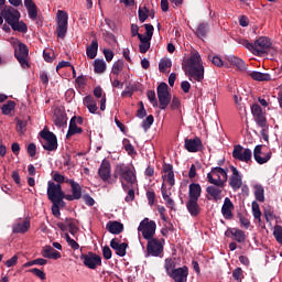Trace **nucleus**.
<instances>
[{"mask_svg": "<svg viewBox=\"0 0 282 282\" xmlns=\"http://www.w3.org/2000/svg\"><path fill=\"white\" fill-rule=\"evenodd\" d=\"M183 69L189 77V80L194 78L195 82L202 83L204 79V66L199 53H194L183 63Z\"/></svg>", "mask_w": 282, "mask_h": 282, "instance_id": "nucleus-1", "label": "nucleus"}, {"mask_svg": "<svg viewBox=\"0 0 282 282\" xmlns=\"http://www.w3.org/2000/svg\"><path fill=\"white\" fill-rule=\"evenodd\" d=\"M113 178L119 182H126L130 186H138L137 170L133 165L127 163H117L113 170Z\"/></svg>", "mask_w": 282, "mask_h": 282, "instance_id": "nucleus-2", "label": "nucleus"}, {"mask_svg": "<svg viewBox=\"0 0 282 282\" xmlns=\"http://www.w3.org/2000/svg\"><path fill=\"white\" fill-rule=\"evenodd\" d=\"M1 17L4 19L6 23L13 30L14 32L26 33L28 24L20 20V12L18 9L13 7H4L1 10Z\"/></svg>", "mask_w": 282, "mask_h": 282, "instance_id": "nucleus-3", "label": "nucleus"}, {"mask_svg": "<svg viewBox=\"0 0 282 282\" xmlns=\"http://www.w3.org/2000/svg\"><path fill=\"white\" fill-rule=\"evenodd\" d=\"M242 46L252 52L253 55L263 57L271 50L272 42L270 39L261 36L253 43H251L249 40H242Z\"/></svg>", "mask_w": 282, "mask_h": 282, "instance_id": "nucleus-4", "label": "nucleus"}, {"mask_svg": "<svg viewBox=\"0 0 282 282\" xmlns=\"http://www.w3.org/2000/svg\"><path fill=\"white\" fill-rule=\"evenodd\" d=\"M47 199L52 203H63L66 199V195L63 191L62 184H55L52 181L47 182L46 189Z\"/></svg>", "mask_w": 282, "mask_h": 282, "instance_id": "nucleus-5", "label": "nucleus"}, {"mask_svg": "<svg viewBox=\"0 0 282 282\" xmlns=\"http://www.w3.org/2000/svg\"><path fill=\"white\" fill-rule=\"evenodd\" d=\"M209 186L206 187L208 200L219 202L223 198V191L225 188L226 183L223 181L210 180Z\"/></svg>", "mask_w": 282, "mask_h": 282, "instance_id": "nucleus-6", "label": "nucleus"}, {"mask_svg": "<svg viewBox=\"0 0 282 282\" xmlns=\"http://www.w3.org/2000/svg\"><path fill=\"white\" fill-rule=\"evenodd\" d=\"M40 138L43 139L41 144L45 151L54 152L57 150V138L54 132L50 131L47 128H43V130L40 131Z\"/></svg>", "mask_w": 282, "mask_h": 282, "instance_id": "nucleus-7", "label": "nucleus"}, {"mask_svg": "<svg viewBox=\"0 0 282 282\" xmlns=\"http://www.w3.org/2000/svg\"><path fill=\"white\" fill-rule=\"evenodd\" d=\"M147 258L153 257V258H160L164 252V239H149L147 240Z\"/></svg>", "mask_w": 282, "mask_h": 282, "instance_id": "nucleus-8", "label": "nucleus"}, {"mask_svg": "<svg viewBox=\"0 0 282 282\" xmlns=\"http://www.w3.org/2000/svg\"><path fill=\"white\" fill-rule=\"evenodd\" d=\"M138 231H141V235H143L145 240L154 239L156 234V223L154 220H149V218H144L140 221Z\"/></svg>", "mask_w": 282, "mask_h": 282, "instance_id": "nucleus-9", "label": "nucleus"}, {"mask_svg": "<svg viewBox=\"0 0 282 282\" xmlns=\"http://www.w3.org/2000/svg\"><path fill=\"white\" fill-rule=\"evenodd\" d=\"M156 96L159 100V108L165 110L171 104V93H169V86L166 83H161L156 87Z\"/></svg>", "mask_w": 282, "mask_h": 282, "instance_id": "nucleus-10", "label": "nucleus"}, {"mask_svg": "<svg viewBox=\"0 0 282 282\" xmlns=\"http://www.w3.org/2000/svg\"><path fill=\"white\" fill-rule=\"evenodd\" d=\"M80 260L83 261V264L90 270H96L102 264L101 256L93 251H89L88 253H82Z\"/></svg>", "mask_w": 282, "mask_h": 282, "instance_id": "nucleus-11", "label": "nucleus"}, {"mask_svg": "<svg viewBox=\"0 0 282 282\" xmlns=\"http://www.w3.org/2000/svg\"><path fill=\"white\" fill-rule=\"evenodd\" d=\"M231 155L234 159L240 162L247 164L252 163V151L249 148H243L242 145H234Z\"/></svg>", "mask_w": 282, "mask_h": 282, "instance_id": "nucleus-12", "label": "nucleus"}, {"mask_svg": "<svg viewBox=\"0 0 282 282\" xmlns=\"http://www.w3.org/2000/svg\"><path fill=\"white\" fill-rule=\"evenodd\" d=\"M98 175L104 183H107L109 185L116 184L115 177L111 178V165L109 161L102 160L98 169Z\"/></svg>", "mask_w": 282, "mask_h": 282, "instance_id": "nucleus-13", "label": "nucleus"}, {"mask_svg": "<svg viewBox=\"0 0 282 282\" xmlns=\"http://www.w3.org/2000/svg\"><path fill=\"white\" fill-rule=\"evenodd\" d=\"M14 55L20 63L21 67L28 68L30 64L28 62L29 57V47L24 43H19V47L15 50Z\"/></svg>", "mask_w": 282, "mask_h": 282, "instance_id": "nucleus-14", "label": "nucleus"}, {"mask_svg": "<svg viewBox=\"0 0 282 282\" xmlns=\"http://www.w3.org/2000/svg\"><path fill=\"white\" fill-rule=\"evenodd\" d=\"M212 180L221 181L226 184L228 182V171L220 166L212 167L210 172L207 174V182H212Z\"/></svg>", "mask_w": 282, "mask_h": 282, "instance_id": "nucleus-15", "label": "nucleus"}, {"mask_svg": "<svg viewBox=\"0 0 282 282\" xmlns=\"http://www.w3.org/2000/svg\"><path fill=\"white\" fill-rule=\"evenodd\" d=\"M272 158V152L268 151L262 152V145H256V148H253V160H256V162L259 165H263L267 164Z\"/></svg>", "mask_w": 282, "mask_h": 282, "instance_id": "nucleus-16", "label": "nucleus"}, {"mask_svg": "<svg viewBox=\"0 0 282 282\" xmlns=\"http://www.w3.org/2000/svg\"><path fill=\"white\" fill-rule=\"evenodd\" d=\"M231 176L229 177V186L232 191H239L242 186V176L240 175L238 169L230 165Z\"/></svg>", "mask_w": 282, "mask_h": 282, "instance_id": "nucleus-17", "label": "nucleus"}, {"mask_svg": "<svg viewBox=\"0 0 282 282\" xmlns=\"http://www.w3.org/2000/svg\"><path fill=\"white\" fill-rule=\"evenodd\" d=\"M110 247L116 251V254L120 258H124L127 254V249L129 245L127 242H121L119 238H113L110 241Z\"/></svg>", "mask_w": 282, "mask_h": 282, "instance_id": "nucleus-18", "label": "nucleus"}, {"mask_svg": "<svg viewBox=\"0 0 282 282\" xmlns=\"http://www.w3.org/2000/svg\"><path fill=\"white\" fill-rule=\"evenodd\" d=\"M185 150L189 153H197L203 150L202 140L196 137L194 139H185Z\"/></svg>", "mask_w": 282, "mask_h": 282, "instance_id": "nucleus-19", "label": "nucleus"}, {"mask_svg": "<svg viewBox=\"0 0 282 282\" xmlns=\"http://www.w3.org/2000/svg\"><path fill=\"white\" fill-rule=\"evenodd\" d=\"M170 279H173L174 282H187L188 269L187 267H178L171 274H169Z\"/></svg>", "mask_w": 282, "mask_h": 282, "instance_id": "nucleus-20", "label": "nucleus"}, {"mask_svg": "<svg viewBox=\"0 0 282 282\" xmlns=\"http://www.w3.org/2000/svg\"><path fill=\"white\" fill-rule=\"evenodd\" d=\"M235 209V205L230 198L224 199V205L221 207V214L226 220H231L234 218L232 210Z\"/></svg>", "mask_w": 282, "mask_h": 282, "instance_id": "nucleus-21", "label": "nucleus"}, {"mask_svg": "<svg viewBox=\"0 0 282 282\" xmlns=\"http://www.w3.org/2000/svg\"><path fill=\"white\" fill-rule=\"evenodd\" d=\"M199 199H189L186 203L187 212L189 213L191 217L195 218L198 217L202 213V208L198 203Z\"/></svg>", "mask_w": 282, "mask_h": 282, "instance_id": "nucleus-22", "label": "nucleus"}, {"mask_svg": "<svg viewBox=\"0 0 282 282\" xmlns=\"http://www.w3.org/2000/svg\"><path fill=\"white\" fill-rule=\"evenodd\" d=\"M42 257L44 259H54L56 261V259H62V253L51 246H45L42 249Z\"/></svg>", "mask_w": 282, "mask_h": 282, "instance_id": "nucleus-23", "label": "nucleus"}, {"mask_svg": "<svg viewBox=\"0 0 282 282\" xmlns=\"http://www.w3.org/2000/svg\"><path fill=\"white\" fill-rule=\"evenodd\" d=\"M202 196V186L199 183H191L188 186V199H199Z\"/></svg>", "mask_w": 282, "mask_h": 282, "instance_id": "nucleus-24", "label": "nucleus"}, {"mask_svg": "<svg viewBox=\"0 0 282 282\" xmlns=\"http://www.w3.org/2000/svg\"><path fill=\"white\" fill-rule=\"evenodd\" d=\"M72 195H66L65 200L73 202L82 199L83 197V188L79 183L72 186Z\"/></svg>", "mask_w": 282, "mask_h": 282, "instance_id": "nucleus-25", "label": "nucleus"}, {"mask_svg": "<svg viewBox=\"0 0 282 282\" xmlns=\"http://www.w3.org/2000/svg\"><path fill=\"white\" fill-rule=\"evenodd\" d=\"M107 229L111 235H120L123 232L124 230V226L123 224H121L118 220H113V221H108L107 224Z\"/></svg>", "mask_w": 282, "mask_h": 282, "instance_id": "nucleus-26", "label": "nucleus"}, {"mask_svg": "<svg viewBox=\"0 0 282 282\" xmlns=\"http://www.w3.org/2000/svg\"><path fill=\"white\" fill-rule=\"evenodd\" d=\"M54 123L56 127L62 128L67 123V116L64 110L56 109L54 112Z\"/></svg>", "mask_w": 282, "mask_h": 282, "instance_id": "nucleus-27", "label": "nucleus"}, {"mask_svg": "<svg viewBox=\"0 0 282 282\" xmlns=\"http://www.w3.org/2000/svg\"><path fill=\"white\" fill-rule=\"evenodd\" d=\"M248 76H250L251 79L259 83H269L272 80V77L270 74H263L260 72H250L248 73Z\"/></svg>", "mask_w": 282, "mask_h": 282, "instance_id": "nucleus-28", "label": "nucleus"}, {"mask_svg": "<svg viewBox=\"0 0 282 282\" xmlns=\"http://www.w3.org/2000/svg\"><path fill=\"white\" fill-rule=\"evenodd\" d=\"M83 128H78L76 124V116L70 119L69 130L66 132V139L74 137L75 134H82Z\"/></svg>", "mask_w": 282, "mask_h": 282, "instance_id": "nucleus-29", "label": "nucleus"}, {"mask_svg": "<svg viewBox=\"0 0 282 282\" xmlns=\"http://www.w3.org/2000/svg\"><path fill=\"white\" fill-rule=\"evenodd\" d=\"M208 32H210V25L208 22H202L198 28H196L195 35L203 40L208 36Z\"/></svg>", "mask_w": 282, "mask_h": 282, "instance_id": "nucleus-30", "label": "nucleus"}, {"mask_svg": "<svg viewBox=\"0 0 282 282\" xmlns=\"http://www.w3.org/2000/svg\"><path fill=\"white\" fill-rule=\"evenodd\" d=\"M99 42L98 40H93L91 44L86 47V56L94 59L98 55Z\"/></svg>", "mask_w": 282, "mask_h": 282, "instance_id": "nucleus-31", "label": "nucleus"}, {"mask_svg": "<svg viewBox=\"0 0 282 282\" xmlns=\"http://www.w3.org/2000/svg\"><path fill=\"white\" fill-rule=\"evenodd\" d=\"M253 191H254L253 195L256 196V199L259 203H264L265 202V189L263 188V186L260 184L253 185Z\"/></svg>", "mask_w": 282, "mask_h": 282, "instance_id": "nucleus-32", "label": "nucleus"}, {"mask_svg": "<svg viewBox=\"0 0 282 282\" xmlns=\"http://www.w3.org/2000/svg\"><path fill=\"white\" fill-rule=\"evenodd\" d=\"M30 227H31L30 220H23L22 223H18L13 227V232L14 234H25L29 231Z\"/></svg>", "mask_w": 282, "mask_h": 282, "instance_id": "nucleus-33", "label": "nucleus"}, {"mask_svg": "<svg viewBox=\"0 0 282 282\" xmlns=\"http://www.w3.org/2000/svg\"><path fill=\"white\" fill-rule=\"evenodd\" d=\"M227 61L231 66L237 67L239 70H246V62H243L240 57L228 56Z\"/></svg>", "mask_w": 282, "mask_h": 282, "instance_id": "nucleus-34", "label": "nucleus"}, {"mask_svg": "<svg viewBox=\"0 0 282 282\" xmlns=\"http://www.w3.org/2000/svg\"><path fill=\"white\" fill-rule=\"evenodd\" d=\"M106 69H107V64H106L105 59L96 58L94 61V72L96 74L101 75V74H104L106 72Z\"/></svg>", "mask_w": 282, "mask_h": 282, "instance_id": "nucleus-35", "label": "nucleus"}, {"mask_svg": "<svg viewBox=\"0 0 282 282\" xmlns=\"http://www.w3.org/2000/svg\"><path fill=\"white\" fill-rule=\"evenodd\" d=\"M164 268L167 276L172 274V272L176 271V260L173 258H166L164 261Z\"/></svg>", "mask_w": 282, "mask_h": 282, "instance_id": "nucleus-36", "label": "nucleus"}, {"mask_svg": "<svg viewBox=\"0 0 282 282\" xmlns=\"http://www.w3.org/2000/svg\"><path fill=\"white\" fill-rule=\"evenodd\" d=\"M56 25H68V13L64 10H58L56 14Z\"/></svg>", "mask_w": 282, "mask_h": 282, "instance_id": "nucleus-37", "label": "nucleus"}, {"mask_svg": "<svg viewBox=\"0 0 282 282\" xmlns=\"http://www.w3.org/2000/svg\"><path fill=\"white\" fill-rule=\"evenodd\" d=\"M17 104L13 100L7 101L6 105L2 106L1 112L3 116H9L15 108Z\"/></svg>", "mask_w": 282, "mask_h": 282, "instance_id": "nucleus-38", "label": "nucleus"}, {"mask_svg": "<svg viewBox=\"0 0 282 282\" xmlns=\"http://www.w3.org/2000/svg\"><path fill=\"white\" fill-rule=\"evenodd\" d=\"M232 237H234V240L238 241V243H245L246 242V231L234 228Z\"/></svg>", "mask_w": 282, "mask_h": 282, "instance_id": "nucleus-39", "label": "nucleus"}, {"mask_svg": "<svg viewBox=\"0 0 282 282\" xmlns=\"http://www.w3.org/2000/svg\"><path fill=\"white\" fill-rule=\"evenodd\" d=\"M61 206L64 207L65 202H53L52 213H53L54 217H56V218H61V215H62Z\"/></svg>", "mask_w": 282, "mask_h": 282, "instance_id": "nucleus-40", "label": "nucleus"}, {"mask_svg": "<svg viewBox=\"0 0 282 282\" xmlns=\"http://www.w3.org/2000/svg\"><path fill=\"white\" fill-rule=\"evenodd\" d=\"M68 31L67 24H56V34L59 39H65Z\"/></svg>", "mask_w": 282, "mask_h": 282, "instance_id": "nucleus-41", "label": "nucleus"}, {"mask_svg": "<svg viewBox=\"0 0 282 282\" xmlns=\"http://www.w3.org/2000/svg\"><path fill=\"white\" fill-rule=\"evenodd\" d=\"M124 68V62L122 59H118L112 65V74L119 76L120 72Z\"/></svg>", "mask_w": 282, "mask_h": 282, "instance_id": "nucleus-42", "label": "nucleus"}, {"mask_svg": "<svg viewBox=\"0 0 282 282\" xmlns=\"http://www.w3.org/2000/svg\"><path fill=\"white\" fill-rule=\"evenodd\" d=\"M253 120H256L260 128H265L268 126V120L264 113L253 116Z\"/></svg>", "mask_w": 282, "mask_h": 282, "instance_id": "nucleus-43", "label": "nucleus"}, {"mask_svg": "<svg viewBox=\"0 0 282 282\" xmlns=\"http://www.w3.org/2000/svg\"><path fill=\"white\" fill-rule=\"evenodd\" d=\"M154 121H155L154 116L149 115L147 119H144L143 122H141V128H143L144 131L148 132L151 126H153Z\"/></svg>", "mask_w": 282, "mask_h": 282, "instance_id": "nucleus-44", "label": "nucleus"}, {"mask_svg": "<svg viewBox=\"0 0 282 282\" xmlns=\"http://www.w3.org/2000/svg\"><path fill=\"white\" fill-rule=\"evenodd\" d=\"M172 66L173 63L171 62V58H163L159 62V70H161V73H164L166 68H171Z\"/></svg>", "mask_w": 282, "mask_h": 282, "instance_id": "nucleus-45", "label": "nucleus"}, {"mask_svg": "<svg viewBox=\"0 0 282 282\" xmlns=\"http://www.w3.org/2000/svg\"><path fill=\"white\" fill-rule=\"evenodd\" d=\"M123 149H126L129 155H135V148L130 143L129 139H123Z\"/></svg>", "mask_w": 282, "mask_h": 282, "instance_id": "nucleus-46", "label": "nucleus"}, {"mask_svg": "<svg viewBox=\"0 0 282 282\" xmlns=\"http://www.w3.org/2000/svg\"><path fill=\"white\" fill-rule=\"evenodd\" d=\"M147 96H148L149 101L151 102V105L154 108L159 107V101H158V98H156V93L154 90H149L147 93Z\"/></svg>", "mask_w": 282, "mask_h": 282, "instance_id": "nucleus-47", "label": "nucleus"}, {"mask_svg": "<svg viewBox=\"0 0 282 282\" xmlns=\"http://www.w3.org/2000/svg\"><path fill=\"white\" fill-rule=\"evenodd\" d=\"M148 14H149V9L147 7H144V11L141 8H139V10H138V19H139V21L141 23L145 22V20L149 17Z\"/></svg>", "mask_w": 282, "mask_h": 282, "instance_id": "nucleus-48", "label": "nucleus"}, {"mask_svg": "<svg viewBox=\"0 0 282 282\" xmlns=\"http://www.w3.org/2000/svg\"><path fill=\"white\" fill-rule=\"evenodd\" d=\"M28 272L34 274L41 280H46V273L41 269H29Z\"/></svg>", "mask_w": 282, "mask_h": 282, "instance_id": "nucleus-49", "label": "nucleus"}, {"mask_svg": "<svg viewBox=\"0 0 282 282\" xmlns=\"http://www.w3.org/2000/svg\"><path fill=\"white\" fill-rule=\"evenodd\" d=\"M232 279L239 282H241V280L243 279V271L242 269H240V267L232 270Z\"/></svg>", "mask_w": 282, "mask_h": 282, "instance_id": "nucleus-50", "label": "nucleus"}, {"mask_svg": "<svg viewBox=\"0 0 282 282\" xmlns=\"http://www.w3.org/2000/svg\"><path fill=\"white\" fill-rule=\"evenodd\" d=\"M26 11H28L29 18H31L33 21H35L36 18H37V8H36V4H33V7H28V8H26Z\"/></svg>", "mask_w": 282, "mask_h": 282, "instance_id": "nucleus-51", "label": "nucleus"}, {"mask_svg": "<svg viewBox=\"0 0 282 282\" xmlns=\"http://www.w3.org/2000/svg\"><path fill=\"white\" fill-rule=\"evenodd\" d=\"M251 209L253 210V218L260 219L261 212L258 202L253 200V203H251Z\"/></svg>", "mask_w": 282, "mask_h": 282, "instance_id": "nucleus-52", "label": "nucleus"}, {"mask_svg": "<svg viewBox=\"0 0 282 282\" xmlns=\"http://www.w3.org/2000/svg\"><path fill=\"white\" fill-rule=\"evenodd\" d=\"M147 198L149 206L153 207L155 205L156 194L154 191H148L147 192Z\"/></svg>", "mask_w": 282, "mask_h": 282, "instance_id": "nucleus-53", "label": "nucleus"}, {"mask_svg": "<svg viewBox=\"0 0 282 282\" xmlns=\"http://www.w3.org/2000/svg\"><path fill=\"white\" fill-rule=\"evenodd\" d=\"M139 110H137V118L142 120L147 117V110L144 108V104L142 101L139 102Z\"/></svg>", "mask_w": 282, "mask_h": 282, "instance_id": "nucleus-54", "label": "nucleus"}, {"mask_svg": "<svg viewBox=\"0 0 282 282\" xmlns=\"http://www.w3.org/2000/svg\"><path fill=\"white\" fill-rule=\"evenodd\" d=\"M181 108V100L177 96H173L172 101H171V109L172 110H177Z\"/></svg>", "mask_w": 282, "mask_h": 282, "instance_id": "nucleus-55", "label": "nucleus"}, {"mask_svg": "<svg viewBox=\"0 0 282 282\" xmlns=\"http://www.w3.org/2000/svg\"><path fill=\"white\" fill-rule=\"evenodd\" d=\"M274 238L276 239L278 243L282 245V227L276 226L274 229Z\"/></svg>", "mask_w": 282, "mask_h": 282, "instance_id": "nucleus-56", "label": "nucleus"}, {"mask_svg": "<svg viewBox=\"0 0 282 282\" xmlns=\"http://www.w3.org/2000/svg\"><path fill=\"white\" fill-rule=\"evenodd\" d=\"M83 104L85 107H88V106L95 105L97 102L91 95H87L84 97Z\"/></svg>", "mask_w": 282, "mask_h": 282, "instance_id": "nucleus-57", "label": "nucleus"}, {"mask_svg": "<svg viewBox=\"0 0 282 282\" xmlns=\"http://www.w3.org/2000/svg\"><path fill=\"white\" fill-rule=\"evenodd\" d=\"M163 178L167 181V183L170 184L171 187L175 186V174L174 172H170L167 173L166 176H163Z\"/></svg>", "mask_w": 282, "mask_h": 282, "instance_id": "nucleus-58", "label": "nucleus"}, {"mask_svg": "<svg viewBox=\"0 0 282 282\" xmlns=\"http://www.w3.org/2000/svg\"><path fill=\"white\" fill-rule=\"evenodd\" d=\"M127 193H128V196L124 198L126 203H131L135 200V189L130 188Z\"/></svg>", "mask_w": 282, "mask_h": 282, "instance_id": "nucleus-59", "label": "nucleus"}, {"mask_svg": "<svg viewBox=\"0 0 282 282\" xmlns=\"http://www.w3.org/2000/svg\"><path fill=\"white\" fill-rule=\"evenodd\" d=\"M262 113H263V111L258 104H253V106H251V115H253V117L262 115Z\"/></svg>", "mask_w": 282, "mask_h": 282, "instance_id": "nucleus-60", "label": "nucleus"}, {"mask_svg": "<svg viewBox=\"0 0 282 282\" xmlns=\"http://www.w3.org/2000/svg\"><path fill=\"white\" fill-rule=\"evenodd\" d=\"M111 257H112L111 249L108 246L104 247L102 248V258L107 259V261H109V259H111Z\"/></svg>", "mask_w": 282, "mask_h": 282, "instance_id": "nucleus-61", "label": "nucleus"}, {"mask_svg": "<svg viewBox=\"0 0 282 282\" xmlns=\"http://www.w3.org/2000/svg\"><path fill=\"white\" fill-rule=\"evenodd\" d=\"M82 198L86 206L93 207L95 205V199L91 198L88 194L84 195Z\"/></svg>", "mask_w": 282, "mask_h": 282, "instance_id": "nucleus-62", "label": "nucleus"}, {"mask_svg": "<svg viewBox=\"0 0 282 282\" xmlns=\"http://www.w3.org/2000/svg\"><path fill=\"white\" fill-rule=\"evenodd\" d=\"M239 221L242 227H245L246 229H249L251 223L248 218H246V216H241V214H239Z\"/></svg>", "mask_w": 282, "mask_h": 282, "instance_id": "nucleus-63", "label": "nucleus"}, {"mask_svg": "<svg viewBox=\"0 0 282 282\" xmlns=\"http://www.w3.org/2000/svg\"><path fill=\"white\" fill-rule=\"evenodd\" d=\"M26 152L29 155L34 158L36 155V145L34 143L29 144L26 148Z\"/></svg>", "mask_w": 282, "mask_h": 282, "instance_id": "nucleus-64", "label": "nucleus"}]
</instances>
